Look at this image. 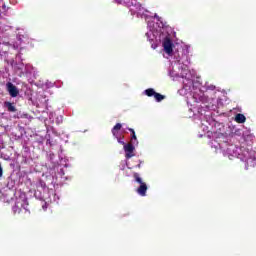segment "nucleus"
I'll use <instances>...</instances> for the list:
<instances>
[{
	"instance_id": "nucleus-1",
	"label": "nucleus",
	"mask_w": 256,
	"mask_h": 256,
	"mask_svg": "<svg viewBox=\"0 0 256 256\" xmlns=\"http://www.w3.org/2000/svg\"><path fill=\"white\" fill-rule=\"evenodd\" d=\"M226 153H228V156L230 159H233L231 157H237V159H241L242 161H245V163H247V161H249V151L245 150L243 152V157H241V148L231 145L227 148Z\"/></svg>"
},
{
	"instance_id": "nucleus-2",
	"label": "nucleus",
	"mask_w": 256,
	"mask_h": 256,
	"mask_svg": "<svg viewBox=\"0 0 256 256\" xmlns=\"http://www.w3.org/2000/svg\"><path fill=\"white\" fill-rule=\"evenodd\" d=\"M115 1L120 5L124 4L126 5V7H129L132 13H141V9H143V7L141 6V3L137 2V0H115Z\"/></svg>"
},
{
	"instance_id": "nucleus-3",
	"label": "nucleus",
	"mask_w": 256,
	"mask_h": 256,
	"mask_svg": "<svg viewBox=\"0 0 256 256\" xmlns=\"http://www.w3.org/2000/svg\"><path fill=\"white\" fill-rule=\"evenodd\" d=\"M133 178L134 181H136V183H139V187L136 189V193H138V195H140L141 197H145L147 195V189H149V187L147 186V183L143 182V179H141V176H139V173L135 172L133 174Z\"/></svg>"
},
{
	"instance_id": "nucleus-4",
	"label": "nucleus",
	"mask_w": 256,
	"mask_h": 256,
	"mask_svg": "<svg viewBox=\"0 0 256 256\" xmlns=\"http://www.w3.org/2000/svg\"><path fill=\"white\" fill-rule=\"evenodd\" d=\"M145 95H147V97H154L158 103H161V101L165 99V95L155 92V89L153 88L146 89Z\"/></svg>"
},
{
	"instance_id": "nucleus-5",
	"label": "nucleus",
	"mask_w": 256,
	"mask_h": 256,
	"mask_svg": "<svg viewBox=\"0 0 256 256\" xmlns=\"http://www.w3.org/2000/svg\"><path fill=\"white\" fill-rule=\"evenodd\" d=\"M162 45L167 55H173V47H175V45L173 44V41H171V38H164Z\"/></svg>"
},
{
	"instance_id": "nucleus-6",
	"label": "nucleus",
	"mask_w": 256,
	"mask_h": 256,
	"mask_svg": "<svg viewBox=\"0 0 256 256\" xmlns=\"http://www.w3.org/2000/svg\"><path fill=\"white\" fill-rule=\"evenodd\" d=\"M135 143H128V144H124V151H125V157L127 159H131V157H135Z\"/></svg>"
},
{
	"instance_id": "nucleus-7",
	"label": "nucleus",
	"mask_w": 256,
	"mask_h": 256,
	"mask_svg": "<svg viewBox=\"0 0 256 256\" xmlns=\"http://www.w3.org/2000/svg\"><path fill=\"white\" fill-rule=\"evenodd\" d=\"M6 89L10 97L15 98L19 96V88H17V86H15L13 83L7 82Z\"/></svg>"
},
{
	"instance_id": "nucleus-8",
	"label": "nucleus",
	"mask_w": 256,
	"mask_h": 256,
	"mask_svg": "<svg viewBox=\"0 0 256 256\" xmlns=\"http://www.w3.org/2000/svg\"><path fill=\"white\" fill-rule=\"evenodd\" d=\"M23 209H25L23 207V202L16 201L15 205L12 208V211H13L14 215H21V213H23Z\"/></svg>"
},
{
	"instance_id": "nucleus-9",
	"label": "nucleus",
	"mask_w": 256,
	"mask_h": 256,
	"mask_svg": "<svg viewBox=\"0 0 256 256\" xmlns=\"http://www.w3.org/2000/svg\"><path fill=\"white\" fill-rule=\"evenodd\" d=\"M4 107H6L9 113H17V107H15V103L6 101L4 102Z\"/></svg>"
},
{
	"instance_id": "nucleus-10",
	"label": "nucleus",
	"mask_w": 256,
	"mask_h": 256,
	"mask_svg": "<svg viewBox=\"0 0 256 256\" xmlns=\"http://www.w3.org/2000/svg\"><path fill=\"white\" fill-rule=\"evenodd\" d=\"M128 131H130L131 134V143L139 144V141H137V135L135 134V130L133 128H128Z\"/></svg>"
},
{
	"instance_id": "nucleus-11",
	"label": "nucleus",
	"mask_w": 256,
	"mask_h": 256,
	"mask_svg": "<svg viewBox=\"0 0 256 256\" xmlns=\"http://www.w3.org/2000/svg\"><path fill=\"white\" fill-rule=\"evenodd\" d=\"M235 121L236 123H245V121H247V118L243 114H237L235 116Z\"/></svg>"
},
{
	"instance_id": "nucleus-12",
	"label": "nucleus",
	"mask_w": 256,
	"mask_h": 256,
	"mask_svg": "<svg viewBox=\"0 0 256 256\" xmlns=\"http://www.w3.org/2000/svg\"><path fill=\"white\" fill-rule=\"evenodd\" d=\"M123 127V125H121V123H117L113 128H112V134L117 137V132L121 131V128Z\"/></svg>"
},
{
	"instance_id": "nucleus-13",
	"label": "nucleus",
	"mask_w": 256,
	"mask_h": 256,
	"mask_svg": "<svg viewBox=\"0 0 256 256\" xmlns=\"http://www.w3.org/2000/svg\"><path fill=\"white\" fill-rule=\"evenodd\" d=\"M118 143H120V145H123L125 147V143L121 140V138H119L118 136L116 137Z\"/></svg>"
},
{
	"instance_id": "nucleus-14",
	"label": "nucleus",
	"mask_w": 256,
	"mask_h": 256,
	"mask_svg": "<svg viewBox=\"0 0 256 256\" xmlns=\"http://www.w3.org/2000/svg\"><path fill=\"white\" fill-rule=\"evenodd\" d=\"M42 209L47 210V202H44V204L42 205Z\"/></svg>"
},
{
	"instance_id": "nucleus-15",
	"label": "nucleus",
	"mask_w": 256,
	"mask_h": 256,
	"mask_svg": "<svg viewBox=\"0 0 256 256\" xmlns=\"http://www.w3.org/2000/svg\"><path fill=\"white\" fill-rule=\"evenodd\" d=\"M3 177V167L0 165V178Z\"/></svg>"
}]
</instances>
